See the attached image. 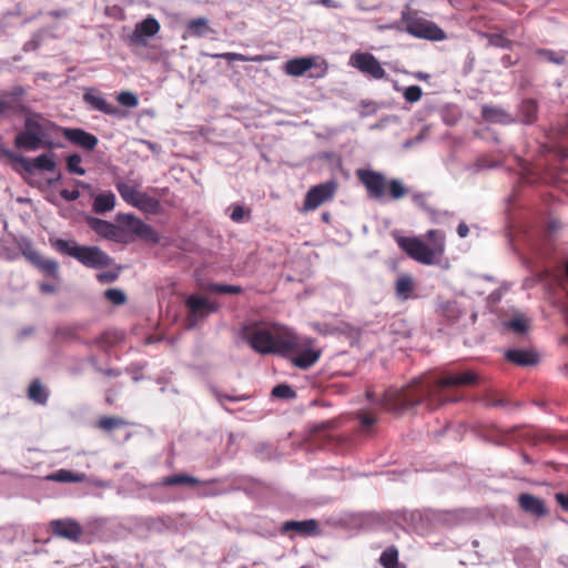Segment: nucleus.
Segmentation results:
<instances>
[{
	"instance_id": "obj_17",
	"label": "nucleus",
	"mask_w": 568,
	"mask_h": 568,
	"mask_svg": "<svg viewBox=\"0 0 568 568\" xmlns=\"http://www.w3.org/2000/svg\"><path fill=\"white\" fill-rule=\"evenodd\" d=\"M83 99L93 109L101 111L105 114H115L118 112L115 106L109 103L102 94L94 90H87L83 95Z\"/></svg>"
},
{
	"instance_id": "obj_56",
	"label": "nucleus",
	"mask_w": 568,
	"mask_h": 568,
	"mask_svg": "<svg viewBox=\"0 0 568 568\" xmlns=\"http://www.w3.org/2000/svg\"><path fill=\"white\" fill-rule=\"evenodd\" d=\"M547 55H548L549 60H552L554 62H556L558 64L564 62V58L562 57H555L554 52H547Z\"/></svg>"
},
{
	"instance_id": "obj_53",
	"label": "nucleus",
	"mask_w": 568,
	"mask_h": 568,
	"mask_svg": "<svg viewBox=\"0 0 568 568\" xmlns=\"http://www.w3.org/2000/svg\"><path fill=\"white\" fill-rule=\"evenodd\" d=\"M318 3L328 8H341L342 6L335 0H318Z\"/></svg>"
},
{
	"instance_id": "obj_30",
	"label": "nucleus",
	"mask_w": 568,
	"mask_h": 568,
	"mask_svg": "<svg viewBox=\"0 0 568 568\" xmlns=\"http://www.w3.org/2000/svg\"><path fill=\"white\" fill-rule=\"evenodd\" d=\"M396 294L403 300H407L414 291V282L409 275H400L395 284Z\"/></svg>"
},
{
	"instance_id": "obj_22",
	"label": "nucleus",
	"mask_w": 568,
	"mask_h": 568,
	"mask_svg": "<svg viewBox=\"0 0 568 568\" xmlns=\"http://www.w3.org/2000/svg\"><path fill=\"white\" fill-rule=\"evenodd\" d=\"M505 356L509 362L523 366L532 365L538 361V356L534 352L527 349H508Z\"/></svg>"
},
{
	"instance_id": "obj_18",
	"label": "nucleus",
	"mask_w": 568,
	"mask_h": 568,
	"mask_svg": "<svg viewBox=\"0 0 568 568\" xmlns=\"http://www.w3.org/2000/svg\"><path fill=\"white\" fill-rule=\"evenodd\" d=\"M314 65V59L311 57H302L288 60L284 65L286 74L292 77H301Z\"/></svg>"
},
{
	"instance_id": "obj_54",
	"label": "nucleus",
	"mask_w": 568,
	"mask_h": 568,
	"mask_svg": "<svg viewBox=\"0 0 568 568\" xmlns=\"http://www.w3.org/2000/svg\"><path fill=\"white\" fill-rule=\"evenodd\" d=\"M114 276L109 274V273H101V274H98V280L102 283H108V282H111L113 281Z\"/></svg>"
},
{
	"instance_id": "obj_58",
	"label": "nucleus",
	"mask_w": 568,
	"mask_h": 568,
	"mask_svg": "<svg viewBox=\"0 0 568 568\" xmlns=\"http://www.w3.org/2000/svg\"><path fill=\"white\" fill-rule=\"evenodd\" d=\"M425 396H427V397H428V399H429V400H432V402H433V400H436V392H435V389H433V388H427V389L425 390Z\"/></svg>"
},
{
	"instance_id": "obj_1",
	"label": "nucleus",
	"mask_w": 568,
	"mask_h": 568,
	"mask_svg": "<svg viewBox=\"0 0 568 568\" xmlns=\"http://www.w3.org/2000/svg\"><path fill=\"white\" fill-rule=\"evenodd\" d=\"M242 337L260 354L284 355L300 345L298 336L291 328L276 324L246 325Z\"/></svg>"
},
{
	"instance_id": "obj_35",
	"label": "nucleus",
	"mask_w": 568,
	"mask_h": 568,
	"mask_svg": "<svg viewBox=\"0 0 568 568\" xmlns=\"http://www.w3.org/2000/svg\"><path fill=\"white\" fill-rule=\"evenodd\" d=\"M29 397L30 399L39 403V404H43L47 399V395L44 393V389L43 387L41 386V384L39 382H33L30 386H29Z\"/></svg>"
},
{
	"instance_id": "obj_41",
	"label": "nucleus",
	"mask_w": 568,
	"mask_h": 568,
	"mask_svg": "<svg viewBox=\"0 0 568 568\" xmlns=\"http://www.w3.org/2000/svg\"><path fill=\"white\" fill-rule=\"evenodd\" d=\"M210 291L220 293V294H237L242 291L240 286L235 285H212L210 286Z\"/></svg>"
},
{
	"instance_id": "obj_40",
	"label": "nucleus",
	"mask_w": 568,
	"mask_h": 568,
	"mask_svg": "<svg viewBox=\"0 0 568 568\" xmlns=\"http://www.w3.org/2000/svg\"><path fill=\"white\" fill-rule=\"evenodd\" d=\"M507 326L516 333H525L528 329L529 323L525 317L516 316L507 324Z\"/></svg>"
},
{
	"instance_id": "obj_48",
	"label": "nucleus",
	"mask_w": 568,
	"mask_h": 568,
	"mask_svg": "<svg viewBox=\"0 0 568 568\" xmlns=\"http://www.w3.org/2000/svg\"><path fill=\"white\" fill-rule=\"evenodd\" d=\"M243 216H244V210L241 206H235L231 214V219L235 222H240L243 220Z\"/></svg>"
},
{
	"instance_id": "obj_13",
	"label": "nucleus",
	"mask_w": 568,
	"mask_h": 568,
	"mask_svg": "<svg viewBox=\"0 0 568 568\" xmlns=\"http://www.w3.org/2000/svg\"><path fill=\"white\" fill-rule=\"evenodd\" d=\"M357 175L371 197L381 199L384 196L386 183L383 174L369 170H359Z\"/></svg>"
},
{
	"instance_id": "obj_25",
	"label": "nucleus",
	"mask_w": 568,
	"mask_h": 568,
	"mask_svg": "<svg viewBox=\"0 0 568 568\" xmlns=\"http://www.w3.org/2000/svg\"><path fill=\"white\" fill-rule=\"evenodd\" d=\"M115 195L112 192H103L94 196L93 210L95 213L110 212L115 206Z\"/></svg>"
},
{
	"instance_id": "obj_59",
	"label": "nucleus",
	"mask_w": 568,
	"mask_h": 568,
	"mask_svg": "<svg viewBox=\"0 0 568 568\" xmlns=\"http://www.w3.org/2000/svg\"><path fill=\"white\" fill-rule=\"evenodd\" d=\"M490 43L495 44V45H501L503 47L504 45V40L501 38H499V37H493L490 39Z\"/></svg>"
},
{
	"instance_id": "obj_60",
	"label": "nucleus",
	"mask_w": 568,
	"mask_h": 568,
	"mask_svg": "<svg viewBox=\"0 0 568 568\" xmlns=\"http://www.w3.org/2000/svg\"><path fill=\"white\" fill-rule=\"evenodd\" d=\"M7 110V103L2 100H0V113L4 112Z\"/></svg>"
},
{
	"instance_id": "obj_33",
	"label": "nucleus",
	"mask_w": 568,
	"mask_h": 568,
	"mask_svg": "<svg viewBox=\"0 0 568 568\" xmlns=\"http://www.w3.org/2000/svg\"><path fill=\"white\" fill-rule=\"evenodd\" d=\"M163 484L168 486L182 484L196 485L199 484V479L189 475H175L164 478Z\"/></svg>"
},
{
	"instance_id": "obj_5",
	"label": "nucleus",
	"mask_w": 568,
	"mask_h": 568,
	"mask_svg": "<svg viewBox=\"0 0 568 568\" xmlns=\"http://www.w3.org/2000/svg\"><path fill=\"white\" fill-rule=\"evenodd\" d=\"M348 64L376 80L383 79L386 75L381 62L367 52H354L349 57Z\"/></svg>"
},
{
	"instance_id": "obj_36",
	"label": "nucleus",
	"mask_w": 568,
	"mask_h": 568,
	"mask_svg": "<svg viewBox=\"0 0 568 568\" xmlns=\"http://www.w3.org/2000/svg\"><path fill=\"white\" fill-rule=\"evenodd\" d=\"M105 297L114 305H122L126 301L124 292L118 288L108 290L105 292Z\"/></svg>"
},
{
	"instance_id": "obj_4",
	"label": "nucleus",
	"mask_w": 568,
	"mask_h": 568,
	"mask_svg": "<svg viewBox=\"0 0 568 568\" xmlns=\"http://www.w3.org/2000/svg\"><path fill=\"white\" fill-rule=\"evenodd\" d=\"M405 30L420 39L440 41L446 39L445 32L434 22L415 14L404 16Z\"/></svg>"
},
{
	"instance_id": "obj_21",
	"label": "nucleus",
	"mask_w": 568,
	"mask_h": 568,
	"mask_svg": "<svg viewBox=\"0 0 568 568\" xmlns=\"http://www.w3.org/2000/svg\"><path fill=\"white\" fill-rule=\"evenodd\" d=\"M477 376L470 371L462 372L456 375H449L438 381L437 385L440 387H450L458 385H471L476 383Z\"/></svg>"
},
{
	"instance_id": "obj_32",
	"label": "nucleus",
	"mask_w": 568,
	"mask_h": 568,
	"mask_svg": "<svg viewBox=\"0 0 568 568\" xmlns=\"http://www.w3.org/2000/svg\"><path fill=\"white\" fill-rule=\"evenodd\" d=\"M138 239L151 244H158L161 241V236L159 235V233L146 223H144Z\"/></svg>"
},
{
	"instance_id": "obj_45",
	"label": "nucleus",
	"mask_w": 568,
	"mask_h": 568,
	"mask_svg": "<svg viewBox=\"0 0 568 568\" xmlns=\"http://www.w3.org/2000/svg\"><path fill=\"white\" fill-rule=\"evenodd\" d=\"M272 394L280 398H290L294 396V392L287 385H277L273 388Z\"/></svg>"
},
{
	"instance_id": "obj_39",
	"label": "nucleus",
	"mask_w": 568,
	"mask_h": 568,
	"mask_svg": "<svg viewBox=\"0 0 568 568\" xmlns=\"http://www.w3.org/2000/svg\"><path fill=\"white\" fill-rule=\"evenodd\" d=\"M388 189L394 200L402 199L406 194V189L399 180H392L388 184Z\"/></svg>"
},
{
	"instance_id": "obj_27",
	"label": "nucleus",
	"mask_w": 568,
	"mask_h": 568,
	"mask_svg": "<svg viewBox=\"0 0 568 568\" xmlns=\"http://www.w3.org/2000/svg\"><path fill=\"white\" fill-rule=\"evenodd\" d=\"M87 478L83 473H73L68 469H59L55 473L47 476L48 480L59 481V483H81Z\"/></svg>"
},
{
	"instance_id": "obj_10",
	"label": "nucleus",
	"mask_w": 568,
	"mask_h": 568,
	"mask_svg": "<svg viewBox=\"0 0 568 568\" xmlns=\"http://www.w3.org/2000/svg\"><path fill=\"white\" fill-rule=\"evenodd\" d=\"M298 348L290 351L296 353V356L292 362L297 367L307 368L318 361L321 351L313 347L312 342L308 338H302L298 336Z\"/></svg>"
},
{
	"instance_id": "obj_55",
	"label": "nucleus",
	"mask_w": 568,
	"mask_h": 568,
	"mask_svg": "<svg viewBox=\"0 0 568 568\" xmlns=\"http://www.w3.org/2000/svg\"><path fill=\"white\" fill-rule=\"evenodd\" d=\"M267 60H270L268 57L263 55V54H258V55H254V57H248L247 61L264 62V61H267Z\"/></svg>"
},
{
	"instance_id": "obj_15",
	"label": "nucleus",
	"mask_w": 568,
	"mask_h": 568,
	"mask_svg": "<svg viewBox=\"0 0 568 568\" xmlns=\"http://www.w3.org/2000/svg\"><path fill=\"white\" fill-rule=\"evenodd\" d=\"M63 133L70 142L85 150H93L98 144V139L95 135L81 129H65Z\"/></svg>"
},
{
	"instance_id": "obj_11",
	"label": "nucleus",
	"mask_w": 568,
	"mask_h": 568,
	"mask_svg": "<svg viewBox=\"0 0 568 568\" xmlns=\"http://www.w3.org/2000/svg\"><path fill=\"white\" fill-rule=\"evenodd\" d=\"M20 248L22 255L37 267L52 276L58 275V263L53 260H44L42 255L33 247L30 241H23L20 244Z\"/></svg>"
},
{
	"instance_id": "obj_47",
	"label": "nucleus",
	"mask_w": 568,
	"mask_h": 568,
	"mask_svg": "<svg viewBox=\"0 0 568 568\" xmlns=\"http://www.w3.org/2000/svg\"><path fill=\"white\" fill-rule=\"evenodd\" d=\"M61 196L67 201H75L77 199H79L80 193L78 191L62 190Z\"/></svg>"
},
{
	"instance_id": "obj_34",
	"label": "nucleus",
	"mask_w": 568,
	"mask_h": 568,
	"mask_svg": "<svg viewBox=\"0 0 568 568\" xmlns=\"http://www.w3.org/2000/svg\"><path fill=\"white\" fill-rule=\"evenodd\" d=\"M82 159L79 154H71L67 158V169L78 175H84L85 170L81 166Z\"/></svg>"
},
{
	"instance_id": "obj_28",
	"label": "nucleus",
	"mask_w": 568,
	"mask_h": 568,
	"mask_svg": "<svg viewBox=\"0 0 568 568\" xmlns=\"http://www.w3.org/2000/svg\"><path fill=\"white\" fill-rule=\"evenodd\" d=\"M116 190L123 201H125L131 206H135V203L139 200V196L142 194L141 191H139L135 186L130 185L125 182H118L116 183Z\"/></svg>"
},
{
	"instance_id": "obj_38",
	"label": "nucleus",
	"mask_w": 568,
	"mask_h": 568,
	"mask_svg": "<svg viewBox=\"0 0 568 568\" xmlns=\"http://www.w3.org/2000/svg\"><path fill=\"white\" fill-rule=\"evenodd\" d=\"M381 562L385 568H396L397 565V551L388 549L381 556Z\"/></svg>"
},
{
	"instance_id": "obj_61",
	"label": "nucleus",
	"mask_w": 568,
	"mask_h": 568,
	"mask_svg": "<svg viewBox=\"0 0 568 568\" xmlns=\"http://www.w3.org/2000/svg\"><path fill=\"white\" fill-rule=\"evenodd\" d=\"M566 272H567V275H568V261H567V265H566Z\"/></svg>"
},
{
	"instance_id": "obj_8",
	"label": "nucleus",
	"mask_w": 568,
	"mask_h": 568,
	"mask_svg": "<svg viewBox=\"0 0 568 568\" xmlns=\"http://www.w3.org/2000/svg\"><path fill=\"white\" fill-rule=\"evenodd\" d=\"M160 29V22L154 17L148 16L144 20L135 24L129 40L131 43L145 45L148 39L156 36Z\"/></svg>"
},
{
	"instance_id": "obj_9",
	"label": "nucleus",
	"mask_w": 568,
	"mask_h": 568,
	"mask_svg": "<svg viewBox=\"0 0 568 568\" xmlns=\"http://www.w3.org/2000/svg\"><path fill=\"white\" fill-rule=\"evenodd\" d=\"M336 190L334 182H327L312 187L304 200V210L312 211L333 197Z\"/></svg>"
},
{
	"instance_id": "obj_44",
	"label": "nucleus",
	"mask_w": 568,
	"mask_h": 568,
	"mask_svg": "<svg viewBox=\"0 0 568 568\" xmlns=\"http://www.w3.org/2000/svg\"><path fill=\"white\" fill-rule=\"evenodd\" d=\"M483 115L489 121H503L505 114L495 108H484Z\"/></svg>"
},
{
	"instance_id": "obj_52",
	"label": "nucleus",
	"mask_w": 568,
	"mask_h": 568,
	"mask_svg": "<svg viewBox=\"0 0 568 568\" xmlns=\"http://www.w3.org/2000/svg\"><path fill=\"white\" fill-rule=\"evenodd\" d=\"M469 229L466 223H460L457 227V233L460 237H466L468 235Z\"/></svg>"
},
{
	"instance_id": "obj_7",
	"label": "nucleus",
	"mask_w": 568,
	"mask_h": 568,
	"mask_svg": "<svg viewBox=\"0 0 568 568\" xmlns=\"http://www.w3.org/2000/svg\"><path fill=\"white\" fill-rule=\"evenodd\" d=\"M73 257L92 268L104 267L111 263L110 257L95 246H79L73 252Z\"/></svg>"
},
{
	"instance_id": "obj_2",
	"label": "nucleus",
	"mask_w": 568,
	"mask_h": 568,
	"mask_svg": "<svg viewBox=\"0 0 568 568\" xmlns=\"http://www.w3.org/2000/svg\"><path fill=\"white\" fill-rule=\"evenodd\" d=\"M393 237L398 246L413 260L430 265L436 263L445 251V236L437 230L427 232L428 243L415 236H403L398 231H394Z\"/></svg>"
},
{
	"instance_id": "obj_57",
	"label": "nucleus",
	"mask_w": 568,
	"mask_h": 568,
	"mask_svg": "<svg viewBox=\"0 0 568 568\" xmlns=\"http://www.w3.org/2000/svg\"><path fill=\"white\" fill-rule=\"evenodd\" d=\"M40 287L43 293H53L55 291L54 286L51 284H41Z\"/></svg>"
},
{
	"instance_id": "obj_23",
	"label": "nucleus",
	"mask_w": 568,
	"mask_h": 568,
	"mask_svg": "<svg viewBox=\"0 0 568 568\" xmlns=\"http://www.w3.org/2000/svg\"><path fill=\"white\" fill-rule=\"evenodd\" d=\"M520 507L530 514L536 516H542L546 514L542 501L529 494H521L518 498Z\"/></svg>"
},
{
	"instance_id": "obj_14",
	"label": "nucleus",
	"mask_w": 568,
	"mask_h": 568,
	"mask_svg": "<svg viewBox=\"0 0 568 568\" xmlns=\"http://www.w3.org/2000/svg\"><path fill=\"white\" fill-rule=\"evenodd\" d=\"M51 528L54 535L70 540H78L82 534L80 525L71 519L53 520Z\"/></svg>"
},
{
	"instance_id": "obj_46",
	"label": "nucleus",
	"mask_w": 568,
	"mask_h": 568,
	"mask_svg": "<svg viewBox=\"0 0 568 568\" xmlns=\"http://www.w3.org/2000/svg\"><path fill=\"white\" fill-rule=\"evenodd\" d=\"M211 57H213V58H223V59H226L229 62L247 61L248 60V57H246L244 54H241V53H236V52H226V53H221V54H212Z\"/></svg>"
},
{
	"instance_id": "obj_19",
	"label": "nucleus",
	"mask_w": 568,
	"mask_h": 568,
	"mask_svg": "<svg viewBox=\"0 0 568 568\" xmlns=\"http://www.w3.org/2000/svg\"><path fill=\"white\" fill-rule=\"evenodd\" d=\"M21 165L28 172H32L34 169L43 171H53L55 169V162L49 154H41L34 159H21Z\"/></svg>"
},
{
	"instance_id": "obj_6",
	"label": "nucleus",
	"mask_w": 568,
	"mask_h": 568,
	"mask_svg": "<svg viewBox=\"0 0 568 568\" xmlns=\"http://www.w3.org/2000/svg\"><path fill=\"white\" fill-rule=\"evenodd\" d=\"M189 308L187 326L194 327L197 322L204 320L211 313L219 310V305L196 295H191L185 301Z\"/></svg>"
},
{
	"instance_id": "obj_26",
	"label": "nucleus",
	"mask_w": 568,
	"mask_h": 568,
	"mask_svg": "<svg viewBox=\"0 0 568 568\" xmlns=\"http://www.w3.org/2000/svg\"><path fill=\"white\" fill-rule=\"evenodd\" d=\"M134 207L146 214H159L162 210L160 201L144 192L139 196Z\"/></svg>"
},
{
	"instance_id": "obj_29",
	"label": "nucleus",
	"mask_w": 568,
	"mask_h": 568,
	"mask_svg": "<svg viewBox=\"0 0 568 568\" xmlns=\"http://www.w3.org/2000/svg\"><path fill=\"white\" fill-rule=\"evenodd\" d=\"M317 524L315 520L304 521H286L283 525L284 530H295L302 535H310L315 532Z\"/></svg>"
},
{
	"instance_id": "obj_24",
	"label": "nucleus",
	"mask_w": 568,
	"mask_h": 568,
	"mask_svg": "<svg viewBox=\"0 0 568 568\" xmlns=\"http://www.w3.org/2000/svg\"><path fill=\"white\" fill-rule=\"evenodd\" d=\"M88 222L91 229L94 230L99 235L112 240L119 239L118 230L113 224L97 217H90Z\"/></svg>"
},
{
	"instance_id": "obj_12",
	"label": "nucleus",
	"mask_w": 568,
	"mask_h": 568,
	"mask_svg": "<svg viewBox=\"0 0 568 568\" xmlns=\"http://www.w3.org/2000/svg\"><path fill=\"white\" fill-rule=\"evenodd\" d=\"M422 396H415L410 387L390 389L385 395V402L394 409L408 408L422 402Z\"/></svg>"
},
{
	"instance_id": "obj_31",
	"label": "nucleus",
	"mask_w": 568,
	"mask_h": 568,
	"mask_svg": "<svg viewBox=\"0 0 568 568\" xmlns=\"http://www.w3.org/2000/svg\"><path fill=\"white\" fill-rule=\"evenodd\" d=\"M51 245L59 252L70 255L73 257V252L75 248H79L80 245H77L75 242L65 241L61 239H51Z\"/></svg>"
},
{
	"instance_id": "obj_20",
	"label": "nucleus",
	"mask_w": 568,
	"mask_h": 568,
	"mask_svg": "<svg viewBox=\"0 0 568 568\" xmlns=\"http://www.w3.org/2000/svg\"><path fill=\"white\" fill-rule=\"evenodd\" d=\"M118 223L122 226L123 231L128 234L139 237L144 222L133 214L120 213L116 215Z\"/></svg>"
},
{
	"instance_id": "obj_37",
	"label": "nucleus",
	"mask_w": 568,
	"mask_h": 568,
	"mask_svg": "<svg viewBox=\"0 0 568 568\" xmlns=\"http://www.w3.org/2000/svg\"><path fill=\"white\" fill-rule=\"evenodd\" d=\"M118 101L119 103L128 108H135L139 104L138 97L130 91L121 92L118 95Z\"/></svg>"
},
{
	"instance_id": "obj_51",
	"label": "nucleus",
	"mask_w": 568,
	"mask_h": 568,
	"mask_svg": "<svg viewBox=\"0 0 568 568\" xmlns=\"http://www.w3.org/2000/svg\"><path fill=\"white\" fill-rule=\"evenodd\" d=\"M556 499L565 510H568V496L567 495H564L560 493L556 494Z\"/></svg>"
},
{
	"instance_id": "obj_49",
	"label": "nucleus",
	"mask_w": 568,
	"mask_h": 568,
	"mask_svg": "<svg viewBox=\"0 0 568 568\" xmlns=\"http://www.w3.org/2000/svg\"><path fill=\"white\" fill-rule=\"evenodd\" d=\"M375 417L372 414L365 413L361 416V422L364 426L369 427L375 423Z\"/></svg>"
},
{
	"instance_id": "obj_3",
	"label": "nucleus",
	"mask_w": 568,
	"mask_h": 568,
	"mask_svg": "<svg viewBox=\"0 0 568 568\" xmlns=\"http://www.w3.org/2000/svg\"><path fill=\"white\" fill-rule=\"evenodd\" d=\"M54 128L52 122L40 114H28L24 129L17 134L14 144L19 149L36 151L50 138Z\"/></svg>"
},
{
	"instance_id": "obj_43",
	"label": "nucleus",
	"mask_w": 568,
	"mask_h": 568,
	"mask_svg": "<svg viewBox=\"0 0 568 568\" xmlns=\"http://www.w3.org/2000/svg\"><path fill=\"white\" fill-rule=\"evenodd\" d=\"M122 424L123 422L120 418L114 417H103L99 422V426L105 430H111Z\"/></svg>"
},
{
	"instance_id": "obj_16",
	"label": "nucleus",
	"mask_w": 568,
	"mask_h": 568,
	"mask_svg": "<svg viewBox=\"0 0 568 568\" xmlns=\"http://www.w3.org/2000/svg\"><path fill=\"white\" fill-rule=\"evenodd\" d=\"M212 32L210 21L207 18L199 17L190 20L185 26V31L182 36L184 40L187 38H202Z\"/></svg>"
},
{
	"instance_id": "obj_50",
	"label": "nucleus",
	"mask_w": 568,
	"mask_h": 568,
	"mask_svg": "<svg viewBox=\"0 0 568 568\" xmlns=\"http://www.w3.org/2000/svg\"><path fill=\"white\" fill-rule=\"evenodd\" d=\"M3 155L7 156L11 162H18L21 164V159H24L21 155H18L14 152L11 151H3Z\"/></svg>"
},
{
	"instance_id": "obj_42",
	"label": "nucleus",
	"mask_w": 568,
	"mask_h": 568,
	"mask_svg": "<svg viewBox=\"0 0 568 568\" xmlns=\"http://www.w3.org/2000/svg\"><path fill=\"white\" fill-rule=\"evenodd\" d=\"M404 98L408 102H417L422 98V89L418 85H410L406 88Z\"/></svg>"
}]
</instances>
